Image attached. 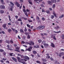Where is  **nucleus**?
I'll return each mask as SVG.
<instances>
[{"label": "nucleus", "instance_id": "34", "mask_svg": "<svg viewBox=\"0 0 64 64\" xmlns=\"http://www.w3.org/2000/svg\"><path fill=\"white\" fill-rule=\"evenodd\" d=\"M6 43H8V44H10V42H9V41L8 40H6Z\"/></svg>", "mask_w": 64, "mask_h": 64}, {"label": "nucleus", "instance_id": "10", "mask_svg": "<svg viewBox=\"0 0 64 64\" xmlns=\"http://www.w3.org/2000/svg\"><path fill=\"white\" fill-rule=\"evenodd\" d=\"M24 58L26 59H27V60H29V58L27 56H24Z\"/></svg>", "mask_w": 64, "mask_h": 64}, {"label": "nucleus", "instance_id": "25", "mask_svg": "<svg viewBox=\"0 0 64 64\" xmlns=\"http://www.w3.org/2000/svg\"><path fill=\"white\" fill-rule=\"evenodd\" d=\"M20 32H22V33H23V32H24V31H23V29L22 28H21L20 29Z\"/></svg>", "mask_w": 64, "mask_h": 64}, {"label": "nucleus", "instance_id": "45", "mask_svg": "<svg viewBox=\"0 0 64 64\" xmlns=\"http://www.w3.org/2000/svg\"><path fill=\"white\" fill-rule=\"evenodd\" d=\"M15 51H16V52H20V50H17V49H16L14 50Z\"/></svg>", "mask_w": 64, "mask_h": 64}, {"label": "nucleus", "instance_id": "16", "mask_svg": "<svg viewBox=\"0 0 64 64\" xmlns=\"http://www.w3.org/2000/svg\"><path fill=\"white\" fill-rule=\"evenodd\" d=\"M26 50L30 52L31 51V48H29Z\"/></svg>", "mask_w": 64, "mask_h": 64}, {"label": "nucleus", "instance_id": "48", "mask_svg": "<svg viewBox=\"0 0 64 64\" xmlns=\"http://www.w3.org/2000/svg\"><path fill=\"white\" fill-rule=\"evenodd\" d=\"M42 19L43 21H45V18H44V17H42Z\"/></svg>", "mask_w": 64, "mask_h": 64}, {"label": "nucleus", "instance_id": "33", "mask_svg": "<svg viewBox=\"0 0 64 64\" xmlns=\"http://www.w3.org/2000/svg\"><path fill=\"white\" fill-rule=\"evenodd\" d=\"M10 3L11 4V5H12V6H13L14 5V4L12 2H10Z\"/></svg>", "mask_w": 64, "mask_h": 64}, {"label": "nucleus", "instance_id": "26", "mask_svg": "<svg viewBox=\"0 0 64 64\" xmlns=\"http://www.w3.org/2000/svg\"><path fill=\"white\" fill-rule=\"evenodd\" d=\"M50 5H51L50 4H51V2L49 0L47 2Z\"/></svg>", "mask_w": 64, "mask_h": 64}, {"label": "nucleus", "instance_id": "8", "mask_svg": "<svg viewBox=\"0 0 64 64\" xmlns=\"http://www.w3.org/2000/svg\"><path fill=\"white\" fill-rule=\"evenodd\" d=\"M50 46H51L52 47H53V48H54V47H55V45H54V44L53 43H51Z\"/></svg>", "mask_w": 64, "mask_h": 64}, {"label": "nucleus", "instance_id": "24", "mask_svg": "<svg viewBox=\"0 0 64 64\" xmlns=\"http://www.w3.org/2000/svg\"><path fill=\"white\" fill-rule=\"evenodd\" d=\"M2 27H4V28H6V24H5L2 25Z\"/></svg>", "mask_w": 64, "mask_h": 64}, {"label": "nucleus", "instance_id": "20", "mask_svg": "<svg viewBox=\"0 0 64 64\" xmlns=\"http://www.w3.org/2000/svg\"><path fill=\"white\" fill-rule=\"evenodd\" d=\"M34 47L35 48H39V46H38V44L36 45V46H34Z\"/></svg>", "mask_w": 64, "mask_h": 64}, {"label": "nucleus", "instance_id": "15", "mask_svg": "<svg viewBox=\"0 0 64 64\" xmlns=\"http://www.w3.org/2000/svg\"><path fill=\"white\" fill-rule=\"evenodd\" d=\"M60 32H61V31H59L58 32H56L55 31H53V32L54 33H60Z\"/></svg>", "mask_w": 64, "mask_h": 64}, {"label": "nucleus", "instance_id": "13", "mask_svg": "<svg viewBox=\"0 0 64 64\" xmlns=\"http://www.w3.org/2000/svg\"><path fill=\"white\" fill-rule=\"evenodd\" d=\"M62 55H63V53L62 52H61L59 54V56L60 57L62 56Z\"/></svg>", "mask_w": 64, "mask_h": 64}, {"label": "nucleus", "instance_id": "42", "mask_svg": "<svg viewBox=\"0 0 64 64\" xmlns=\"http://www.w3.org/2000/svg\"><path fill=\"white\" fill-rule=\"evenodd\" d=\"M52 8H55V4H54L53 5Z\"/></svg>", "mask_w": 64, "mask_h": 64}, {"label": "nucleus", "instance_id": "46", "mask_svg": "<svg viewBox=\"0 0 64 64\" xmlns=\"http://www.w3.org/2000/svg\"><path fill=\"white\" fill-rule=\"evenodd\" d=\"M51 16L52 17H51L52 19H53V18H54V16L53 15H51Z\"/></svg>", "mask_w": 64, "mask_h": 64}, {"label": "nucleus", "instance_id": "49", "mask_svg": "<svg viewBox=\"0 0 64 64\" xmlns=\"http://www.w3.org/2000/svg\"><path fill=\"white\" fill-rule=\"evenodd\" d=\"M10 43H11L12 44V43H14L13 42V41L11 40H10Z\"/></svg>", "mask_w": 64, "mask_h": 64}, {"label": "nucleus", "instance_id": "38", "mask_svg": "<svg viewBox=\"0 0 64 64\" xmlns=\"http://www.w3.org/2000/svg\"><path fill=\"white\" fill-rule=\"evenodd\" d=\"M42 12H46V11H45V10L42 9Z\"/></svg>", "mask_w": 64, "mask_h": 64}, {"label": "nucleus", "instance_id": "1", "mask_svg": "<svg viewBox=\"0 0 64 64\" xmlns=\"http://www.w3.org/2000/svg\"><path fill=\"white\" fill-rule=\"evenodd\" d=\"M44 28H45V26L41 25L38 27V28L39 30H42V29H43Z\"/></svg>", "mask_w": 64, "mask_h": 64}, {"label": "nucleus", "instance_id": "19", "mask_svg": "<svg viewBox=\"0 0 64 64\" xmlns=\"http://www.w3.org/2000/svg\"><path fill=\"white\" fill-rule=\"evenodd\" d=\"M32 52L34 54H37V52L35 50H33Z\"/></svg>", "mask_w": 64, "mask_h": 64}, {"label": "nucleus", "instance_id": "43", "mask_svg": "<svg viewBox=\"0 0 64 64\" xmlns=\"http://www.w3.org/2000/svg\"><path fill=\"white\" fill-rule=\"evenodd\" d=\"M0 52H4V50L2 49H0Z\"/></svg>", "mask_w": 64, "mask_h": 64}, {"label": "nucleus", "instance_id": "29", "mask_svg": "<svg viewBox=\"0 0 64 64\" xmlns=\"http://www.w3.org/2000/svg\"><path fill=\"white\" fill-rule=\"evenodd\" d=\"M8 30L9 33H10V32H11V31H12V30H11L10 29H9Z\"/></svg>", "mask_w": 64, "mask_h": 64}, {"label": "nucleus", "instance_id": "5", "mask_svg": "<svg viewBox=\"0 0 64 64\" xmlns=\"http://www.w3.org/2000/svg\"><path fill=\"white\" fill-rule=\"evenodd\" d=\"M16 4L17 6V7H20V4H19V2H16Z\"/></svg>", "mask_w": 64, "mask_h": 64}, {"label": "nucleus", "instance_id": "53", "mask_svg": "<svg viewBox=\"0 0 64 64\" xmlns=\"http://www.w3.org/2000/svg\"><path fill=\"white\" fill-rule=\"evenodd\" d=\"M36 18L38 20H39V19H40V18H39V17L38 16H36Z\"/></svg>", "mask_w": 64, "mask_h": 64}, {"label": "nucleus", "instance_id": "21", "mask_svg": "<svg viewBox=\"0 0 64 64\" xmlns=\"http://www.w3.org/2000/svg\"><path fill=\"white\" fill-rule=\"evenodd\" d=\"M0 2H2V4H5L3 2H4V0H0Z\"/></svg>", "mask_w": 64, "mask_h": 64}, {"label": "nucleus", "instance_id": "63", "mask_svg": "<svg viewBox=\"0 0 64 64\" xmlns=\"http://www.w3.org/2000/svg\"><path fill=\"white\" fill-rule=\"evenodd\" d=\"M20 1L21 3H23V0H20Z\"/></svg>", "mask_w": 64, "mask_h": 64}, {"label": "nucleus", "instance_id": "22", "mask_svg": "<svg viewBox=\"0 0 64 64\" xmlns=\"http://www.w3.org/2000/svg\"><path fill=\"white\" fill-rule=\"evenodd\" d=\"M4 10H0V13H1L2 14H3V13H4Z\"/></svg>", "mask_w": 64, "mask_h": 64}, {"label": "nucleus", "instance_id": "6", "mask_svg": "<svg viewBox=\"0 0 64 64\" xmlns=\"http://www.w3.org/2000/svg\"><path fill=\"white\" fill-rule=\"evenodd\" d=\"M44 47H45V48H47L48 47V46H49V44H44Z\"/></svg>", "mask_w": 64, "mask_h": 64}, {"label": "nucleus", "instance_id": "57", "mask_svg": "<svg viewBox=\"0 0 64 64\" xmlns=\"http://www.w3.org/2000/svg\"><path fill=\"white\" fill-rule=\"evenodd\" d=\"M23 11L24 12H26V10H25L24 9H23Z\"/></svg>", "mask_w": 64, "mask_h": 64}, {"label": "nucleus", "instance_id": "35", "mask_svg": "<svg viewBox=\"0 0 64 64\" xmlns=\"http://www.w3.org/2000/svg\"><path fill=\"white\" fill-rule=\"evenodd\" d=\"M38 42L39 43H41L42 42V40H38Z\"/></svg>", "mask_w": 64, "mask_h": 64}, {"label": "nucleus", "instance_id": "31", "mask_svg": "<svg viewBox=\"0 0 64 64\" xmlns=\"http://www.w3.org/2000/svg\"><path fill=\"white\" fill-rule=\"evenodd\" d=\"M36 62L37 63H38L39 64H40L41 63V62L40 61L37 60L36 61Z\"/></svg>", "mask_w": 64, "mask_h": 64}, {"label": "nucleus", "instance_id": "44", "mask_svg": "<svg viewBox=\"0 0 64 64\" xmlns=\"http://www.w3.org/2000/svg\"><path fill=\"white\" fill-rule=\"evenodd\" d=\"M28 2H29L30 4H31V5H32V2L29 1H28Z\"/></svg>", "mask_w": 64, "mask_h": 64}, {"label": "nucleus", "instance_id": "28", "mask_svg": "<svg viewBox=\"0 0 64 64\" xmlns=\"http://www.w3.org/2000/svg\"><path fill=\"white\" fill-rule=\"evenodd\" d=\"M13 53H10V56H13Z\"/></svg>", "mask_w": 64, "mask_h": 64}, {"label": "nucleus", "instance_id": "9", "mask_svg": "<svg viewBox=\"0 0 64 64\" xmlns=\"http://www.w3.org/2000/svg\"><path fill=\"white\" fill-rule=\"evenodd\" d=\"M51 2L53 3H56V2H57L56 0H51Z\"/></svg>", "mask_w": 64, "mask_h": 64}, {"label": "nucleus", "instance_id": "47", "mask_svg": "<svg viewBox=\"0 0 64 64\" xmlns=\"http://www.w3.org/2000/svg\"><path fill=\"white\" fill-rule=\"evenodd\" d=\"M27 30V28H25V29L24 30V32H26Z\"/></svg>", "mask_w": 64, "mask_h": 64}, {"label": "nucleus", "instance_id": "52", "mask_svg": "<svg viewBox=\"0 0 64 64\" xmlns=\"http://www.w3.org/2000/svg\"><path fill=\"white\" fill-rule=\"evenodd\" d=\"M42 44H46L45 41H43L42 42Z\"/></svg>", "mask_w": 64, "mask_h": 64}, {"label": "nucleus", "instance_id": "3", "mask_svg": "<svg viewBox=\"0 0 64 64\" xmlns=\"http://www.w3.org/2000/svg\"><path fill=\"white\" fill-rule=\"evenodd\" d=\"M27 43L28 44H29L30 45V49H32V48H33V47H32V44L30 42H27Z\"/></svg>", "mask_w": 64, "mask_h": 64}, {"label": "nucleus", "instance_id": "12", "mask_svg": "<svg viewBox=\"0 0 64 64\" xmlns=\"http://www.w3.org/2000/svg\"><path fill=\"white\" fill-rule=\"evenodd\" d=\"M9 19L10 21V22H12V20H11V18L10 17V15H8V16Z\"/></svg>", "mask_w": 64, "mask_h": 64}, {"label": "nucleus", "instance_id": "4", "mask_svg": "<svg viewBox=\"0 0 64 64\" xmlns=\"http://www.w3.org/2000/svg\"><path fill=\"white\" fill-rule=\"evenodd\" d=\"M23 59H20L19 60H18L19 62H20L21 63H22L23 64H25V62H23Z\"/></svg>", "mask_w": 64, "mask_h": 64}, {"label": "nucleus", "instance_id": "17", "mask_svg": "<svg viewBox=\"0 0 64 64\" xmlns=\"http://www.w3.org/2000/svg\"><path fill=\"white\" fill-rule=\"evenodd\" d=\"M53 14L54 16H55V17H57V16H56V14L55 13V12H53Z\"/></svg>", "mask_w": 64, "mask_h": 64}, {"label": "nucleus", "instance_id": "58", "mask_svg": "<svg viewBox=\"0 0 64 64\" xmlns=\"http://www.w3.org/2000/svg\"><path fill=\"white\" fill-rule=\"evenodd\" d=\"M27 27H29V28H30V26L29 25V24H27Z\"/></svg>", "mask_w": 64, "mask_h": 64}, {"label": "nucleus", "instance_id": "61", "mask_svg": "<svg viewBox=\"0 0 64 64\" xmlns=\"http://www.w3.org/2000/svg\"><path fill=\"white\" fill-rule=\"evenodd\" d=\"M50 59L52 60V61H53L54 60V59H53V58H52L51 57L50 58Z\"/></svg>", "mask_w": 64, "mask_h": 64}, {"label": "nucleus", "instance_id": "14", "mask_svg": "<svg viewBox=\"0 0 64 64\" xmlns=\"http://www.w3.org/2000/svg\"><path fill=\"white\" fill-rule=\"evenodd\" d=\"M24 14L26 15V16L27 17H28V13H27V12H24Z\"/></svg>", "mask_w": 64, "mask_h": 64}, {"label": "nucleus", "instance_id": "37", "mask_svg": "<svg viewBox=\"0 0 64 64\" xmlns=\"http://www.w3.org/2000/svg\"><path fill=\"white\" fill-rule=\"evenodd\" d=\"M28 22H32V20H30V19H28Z\"/></svg>", "mask_w": 64, "mask_h": 64}, {"label": "nucleus", "instance_id": "64", "mask_svg": "<svg viewBox=\"0 0 64 64\" xmlns=\"http://www.w3.org/2000/svg\"><path fill=\"white\" fill-rule=\"evenodd\" d=\"M26 11L27 12H30V10H28V9H27L26 10Z\"/></svg>", "mask_w": 64, "mask_h": 64}, {"label": "nucleus", "instance_id": "56", "mask_svg": "<svg viewBox=\"0 0 64 64\" xmlns=\"http://www.w3.org/2000/svg\"><path fill=\"white\" fill-rule=\"evenodd\" d=\"M7 49H8V50H12V49L11 48H7Z\"/></svg>", "mask_w": 64, "mask_h": 64}, {"label": "nucleus", "instance_id": "50", "mask_svg": "<svg viewBox=\"0 0 64 64\" xmlns=\"http://www.w3.org/2000/svg\"><path fill=\"white\" fill-rule=\"evenodd\" d=\"M42 7H44V6L43 4H42L40 5Z\"/></svg>", "mask_w": 64, "mask_h": 64}, {"label": "nucleus", "instance_id": "51", "mask_svg": "<svg viewBox=\"0 0 64 64\" xmlns=\"http://www.w3.org/2000/svg\"><path fill=\"white\" fill-rule=\"evenodd\" d=\"M61 37L62 38V37H64V35L63 34L61 35Z\"/></svg>", "mask_w": 64, "mask_h": 64}, {"label": "nucleus", "instance_id": "7", "mask_svg": "<svg viewBox=\"0 0 64 64\" xmlns=\"http://www.w3.org/2000/svg\"><path fill=\"white\" fill-rule=\"evenodd\" d=\"M12 59L14 61H15V62H17V59L16 58H15L14 57H12Z\"/></svg>", "mask_w": 64, "mask_h": 64}, {"label": "nucleus", "instance_id": "55", "mask_svg": "<svg viewBox=\"0 0 64 64\" xmlns=\"http://www.w3.org/2000/svg\"><path fill=\"white\" fill-rule=\"evenodd\" d=\"M53 39H54V40H56V38H55V36H54L53 37Z\"/></svg>", "mask_w": 64, "mask_h": 64}, {"label": "nucleus", "instance_id": "39", "mask_svg": "<svg viewBox=\"0 0 64 64\" xmlns=\"http://www.w3.org/2000/svg\"><path fill=\"white\" fill-rule=\"evenodd\" d=\"M50 58V56H46V58H47V59H49Z\"/></svg>", "mask_w": 64, "mask_h": 64}, {"label": "nucleus", "instance_id": "32", "mask_svg": "<svg viewBox=\"0 0 64 64\" xmlns=\"http://www.w3.org/2000/svg\"><path fill=\"white\" fill-rule=\"evenodd\" d=\"M46 13H48V14H49L50 13V11L49 10H46Z\"/></svg>", "mask_w": 64, "mask_h": 64}, {"label": "nucleus", "instance_id": "60", "mask_svg": "<svg viewBox=\"0 0 64 64\" xmlns=\"http://www.w3.org/2000/svg\"><path fill=\"white\" fill-rule=\"evenodd\" d=\"M20 57L21 58H24V56L23 55H21Z\"/></svg>", "mask_w": 64, "mask_h": 64}, {"label": "nucleus", "instance_id": "23", "mask_svg": "<svg viewBox=\"0 0 64 64\" xmlns=\"http://www.w3.org/2000/svg\"><path fill=\"white\" fill-rule=\"evenodd\" d=\"M42 60L44 62H45L47 61V60L45 59H42Z\"/></svg>", "mask_w": 64, "mask_h": 64}, {"label": "nucleus", "instance_id": "59", "mask_svg": "<svg viewBox=\"0 0 64 64\" xmlns=\"http://www.w3.org/2000/svg\"><path fill=\"white\" fill-rule=\"evenodd\" d=\"M3 42V40H0V43H2V42Z\"/></svg>", "mask_w": 64, "mask_h": 64}, {"label": "nucleus", "instance_id": "36", "mask_svg": "<svg viewBox=\"0 0 64 64\" xmlns=\"http://www.w3.org/2000/svg\"><path fill=\"white\" fill-rule=\"evenodd\" d=\"M17 59L18 60V61H19L20 60V57H19L18 56L17 57Z\"/></svg>", "mask_w": 64, "mask_h": 64}, {"label": "nucleus", "instance_id": "11", "mask_svg": "<svg viewBox=\"0 0 64 64\" xmlns=\"http://www.w3.org/2000/svg\"><path fill=\"white\" fill-rule=\"evenodd\" d=\"M30 43L32 44V45H34V42L32 41H30Z\"/></svg>", "mask_w": 64, "mask_h": 64}, {"label": "nucleus", "instance_id": "41", "mask_svg": "<svg viewBox=\"0 0 64 64\" xmlns=\"http://www.w3.org/2000/svg\"><path fill=\"white\" fill-rule=\"evenodd\" d=\"M34 2H37V3H39V2H38L37 1H38V0H34Z\"/></svg>", "mask_w": 64, "mask_h": 64}, {"label": "nucleus", "instance_id": "27", "mask_svg": "<svg viewBox=\"0 0 64 64\" xmlns=\"http://www.w3.org/2000/svg\"><path fill=\"white\" fill-rule=\"evenodd\" d=\"M11 28V29H12V30H13L14 32H15L16 31V30H15V29H14L12 28Z\"/></svg>", "mask_w": 64, "mask_h": 64}, {"label": "nucleus", "instance_id": "18", "mask_svg": "<svg viewBox=\"0 0 64 64\" xmlns=\"http://www.w3.org/2000/svg\"><path fill=\"white\" fill-rule=\"evenodd\" d=\"M64 14H62L61 16H60L59 17V18H63V17H64Z\"/></svg>", "mask_w": 64, "mask_h": 64}, {"label": "nucleus", "instance_id": "40", "mask_svg": "<svg viewBox=\"0 0 64 64\" xmlns=\"http://www.w3.org/2000/svg\"><path fill=\"white\" fill-rule=\"evenodd\" d=\"M27 38L28 39H30V35H28L27 36Z\"/></svg>", "mask_w": 64, "mask_h": 64}, {"label": "nucleus", "instance_id": "2", "mask_svg": "<svg viewBox=\"0 0 64 64\" xmlns=\"http://www.w3.org/2000/svg\"><path fill=\"white\" fill-rule=\"evenodd\" d=\"M0 8L2 9H5V6L4 5L0 6Z\"/></svg>", "mask_w": 64, "mask_h": 64}, {"label": "nucleus", "instance_id": "30", "mask_svg": "<svg viewBox=\"0 0 64 64\" xmlns=\"http://www.w3.org/2000/svg\"><path fill=\"white\" fill-rule=\"evenodd\" d=\"M18 21H20L21 22H22V20L20 18H19L17 20Z\"/></svg>", "mask_w": 64, "mask_h": 64}, {"label": "nucleus", "instance_id": "54", "mask_svg": "<svg viewBox=\"0 0 64 64\" xmlns=\"http://www.w3.org/2000/svg\"><path fill=\"white\" fill-rule=\"evenodd\" d=\"M23 18L24 19V20H27V18L24 17Z\"/></svg>", "mask_w": 64, "mask_h": 64}, {"label": "nucleus", "instance_id": "62", "mask_svg": "<svg viewBox=\"0 0 64 64\" xmlns=\"http://www.w3.org/2000/svg\"><path fill=\"white\" fill-rule=\"evenodd\" d=\"M24 43H25V42L23 41H22L21 44H24Z\"/></svg>", "mask_w": 64, "mask_h": 64}]
</instances>
